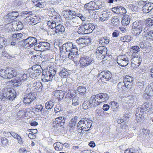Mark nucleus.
<instances>
[{
    "instance_id": "nucleus-46",
    "label": "nucleus",
    "mask_w": 153,
    "mask_h": 153,
    "mask_svg": "<svg viewBox=\"0 0 153 153\" xmlns=\"http://www.w3.org/2000/svg\"><path fill=\"white\" fill-rule=\"evenodd\" d=\"M90 101H84L83 104L82 105V107L85 110L88 109V108L92 107V106H91L90 105Z\"/></svg>"
},
{
    "instance_id": "nucleus-34",
    "label": "nucleus",
    "mask_w": 153,
    "mask_h": 153,
    "mask_svg": "<svg viewBox=\"0 0 153 153\" xmlns=\"http://www.w3.org/2000/svg\"><path fill=\"white\" fill-rule=\"evenodd\" d=\"M7 44V40L4 37L0 36V48L5 47Z\"/></svg>"
},
{
    "instance_id": "nucleus-8",
    "label": "nucleus",
    "mask_w": 153,
    "mask_h": 153,
    "mask_svg": "<svg viewBox=\"0 0 153 153\" xmlns=\"http://www.w3.org/2000/svg\"><path fill=\"white\" fill-rule=\"evenodd\" d=\"M35 50L39 51H43L49 48L50 46V43L46 42H40L38 43L37 42L33 46Z\"/></svg>"
},
{
    "instance_id": "nucleus-57",
    "label": "nucleus",
    "mask_w": 153,
    "mask_h": 153,
    "mask_svg": "<svg viewBox=\"0 0 153 153\" xmlns=\"http://www.w3.org/2000/svg\"><path fill=\"white\" fill-rule=\"evenodd\" d=\"M147 38L151 40H153V30L147 32Z\"/></svg>"
},
{
    "instance_id": "nucleus-33",
    "label": "nucleus",
    "mask_w": 153,
    "mask_h": 153,
    "mask_svg": "<svg viewBox=\"0 0 153 153\" xmlns=\"http://www.w3.org/2000/svg\"><path fill=\"white\" fill-rule=\"evenodd\" d=\"M120 23V21L116 16L112 17L111 20V25L115 27H117Z\"/></svg>"
},
{
    "instance_id": "nucleus-52",
    "label": "nucleus",
    "mask_w": 153,
    "mask_h": 153,
    "mask_svg": "<svg viewBox=\"0 0 153 153\" xmlns=\"http://www.w3.org/2000/svg\"><path fill=\"white\" fill-rule=\"evenodd\" d=\"M84 38H79L76 40V42L78 45L81 47H84L83 43H84Z\"/></svg>"
},
{
    "instance_id": "nucleus-7",
    "label": "nucleus",
    "mask_w": 153,
    "mask_h": 153,
    "mask_svg": "<svg viewBox=\"0 0 153 153\" xmlns=\"http://www.w3.org/2000/svg\"><path fill=\"white\" fill-rule=\"evenodd\" d=\"M93 61V59L91 57L83 55L79 60L80 67L84 68L92 64Z\"/></svg>"
},
{
    "instance_id": "nucleus-51",
    "label": "nucleus",
    "mask_w": 153,
    "mask_h": 153,
    "mask_svg": "<svg viewBox=\"0 0 153 153\" xmlns=\"http://www.w3.org/2000/svg\"><path fill=\"white\" fill-rule=\"evenodd\" d=\"M145 26L150 27L153 25V20L151 18L148 19L146 21V24H145Z\"/></svg>"
},
{
    "instance_id": "nucleus-14",
    "label": "nucleus",
    "mask_w": 153,
    "mask_h": 153,
    "mask_svg": "<svg viewBox=\"0 0 153 153\" xmlns=\"http://www.w3.org/2000/svg\"><path fill=\"white\" fill-rule=\"evenodd\" d=\"M68 53V58L70 59L74 62L77 61L79 58V55L78 54V48Z\"/></svg>"
},
{
    "instance_id": "nucleus-54",
    "label": "nucleus",
    "mask_w": 153,
    "mask_h": 153,
    "mask_svg": "<svg viewBox=\"0 0 153 153\" xmlns=\"http://www.w3.org/2000/svg\"><path fill=\"white\" fill-rule=\"evenodd\" d=\"M53 21V22H55L56 23V24L58 25L60 24L59 23L61 22L62 19L61 16H55Z\"/></svg>"
},
{
    "instance_id": "nucleus-1",
    "label": "nucleus",
    "mask_w": 153,
    "mask_h": 153,
    "mask_svg": "<svg viewBox=\"0 0 153 153\" xmlns=\"http://www.w3.org/2000/svg\"><path fill=\"white\" fill-rule=\"evenodd\" d=\"M93 121L90 119L84 118L78 123L77 127L79 132L81 133L84 131H88L92 126Z\"/></svg>"
},
{
    "instance_id": "nucleus-28",
    "label": "nucleus",
    "mask_w": 153,
    "mask_h": 153,
    "mask_svg": "<svg viewBox=\"0 0 153 153\" xmlns=\"http://www.w3.org/2000/svg\"><path fill=\"white\" fill-rule=\"evenodd\" d=\"M131 49L130 51L132 53L131 56H138L140 55L138 53L140 50V48L138 46H133L131 48Z\"/></svg>"
},
{
    "instance_id": "nucleus-21",
    "label": "nucleus",
    "mask_w": 153,
    "mask_h": 153,
    "mask_svg": "<svg viewBox=\"0 0 153 153\" xmlns=\"http://www.w3.org/2000/svg\"><path fill=\"white\" fill-rule=\"evenodd\" d=\"M140 46L141 49L146 53H149L151 50V44L148 42H141L140 44Z\"/></svg>"
},
{
    "instance_id": "nucleus-53",
    "label": "nucleus",
    "mask_w": 153,
    "mask_h": 153,
    "mask_svg": "<svg viewBox=\"0 0 153 153\" xmlns=\"http://www.w3.org/2000/svg\"><path fill=\"white\" fill-rule=\"evenodd\" d=\"M117 86L119 91L124 90L126 88L123 82H119Z\"/></svg>"
},
{
    "instance_id": "nucleus-15",
    "label": "nucleus",
    "mask_w": 153,
    "mask_h": 153,
    "mask_svg": "<svg viewBox=\"0 0 153 153\" xmlns=\"http://www.w3.org/2000/svg\"><path fill=\"white\" fill-rule=\"evenodd\" d=\"M26 19L29 25H33L39 23L41 20V18L39 16H36L32 17L30 16L26 17Z\"/></svg>"
},
{
    "instance_id": "nucleus-9",
    "label": "nucleus",
    "mask_w": 153,
    "mask_h": 153,
    "mask_svg": "<svg viewBox=\"0 0 153 153\" xmlns=\"http://www.w3.org/2000/svg\"><path fill=\"white\" fill-rule=\"evenodd\" d=\"M37 41L36 38L30 36L25 39L22 45L25 48H29L34 46Z\"/></svg>"
},
{
    "instance_id": "nucleus-2",
    "label": "nucleus",
    "mask_w": 153,
    "mask_h": 153,
    "mask_svg": "<svg viewBox=\"0 0 153 153\" xmlns=\"http://www.w3.org/2000/svg\"><path fill=\"white\" fill-rule=\"evenodd\" d=\"M16 92L14 89L5 88L2 92H0V101H4L6 99L13 100L16 97Z\"/></svg>"
},
{
    "instance_id": "nucleus-6",
    "label": "nucleus",
    "mask_w": 153,
    "mask_h": 153,
    "mask_svg": "<svg viewBox=\"0 0 153 153\" xmlns=\"http://www.w3.org/2000/svg\"><path fill=\"white\" fill-rule=\"evenodd\" d=\"M16 72L13 68L0 70V76L4 79H10L16 76Z\"/></svg>"
},
{
    "instance_id": "nucleus-45",
    "label": "nucleus",
    "mask_w": 153,
    "mask_h": 153,
    "mask_svg": "<svg viewBox=\"0 0 153 153\" xmlns=\"http://www.w3.org/2000/svg\"><path fill=\"white\" fill-rule=\"evenodd\" d=\"M111 104L112 108L113 109V111H116L118 109L119 105L118 102L113 101L111 102Z\"/></svg>"
},
{
    "instance_id": "nucleus-38",
    "label": "nucleus",
    "mask_w": 153,
    "mask_h": 153,
    "mask_svg": "<svg viewBox=\"0 0 153 153\" xmlns=\"http://www.w3.org/2000/svg\"><path fill=\"white\" fill-rule=\"evenodd\" d=\"M77 90L80 94H85L86 91V88L83 85L78 86Z\"/></svg>"
},
{
    "instance_id": "nucleus-40",
    "label": "nucleus",
    "mask_w": 153,
    "mask_h": 153,
    "mask_svg": "<svg viewBox=\"0 0 153 153\" xmlns=\"http://www.w3.org/2000/svg\"><path fill=\"white\" fill-rule=\"evenodd\" d=\"M120 40L123 42H128L131 40V38L129 35H126L120 38Z\"/></svg>"
},
{
    "instance_id": "nucleus-63",
    "label": "nucleus",
    "mask_w": 153,
    "mask_h": 153,
    "mask_svg": "<svg viewBox=\"0 0 153 153\" xmlns=\"http://www.w3.org/2000/svg\"><path fill=\"white\" fill-rule=\"evenodd\" d=\"M55 113H57L62 111V108L59 106V105H56L55 108Z\"/></svg>"
},
{
    "instance_id": "nucleus-47",
    "label": "nucleus",
    "mask_w": 153,
    "mask_h": 153,
    "mask_svg": "<svg viewBox=\"0 0 153 153\" xmlns=\"http://www.w3.org/2000/svg\"><path fill=\"white\" fill-rule=\"evenodd\" d=\"M53 106V102L51 101H48L45 104V107L47 109L51 110Z\"/></svg>"
},
{
    "instance_id": "nucleus-64",
    "label": "nucleus",
    "mask_w": 153,
    "mask_h": 153,
    "mask_svg": "<svg viewBox=\"0 0 153 153\" xmlns=\"http://www.w3.org/2000/svg\"><path fill=\"white\" fill-rule=\"evenodd\" d=\"M1 141L2 143L4 146L7 145L8 143L7 139L4 137L1 138Z\"/></svg>"
},
{
    "instance_id": "nucleus-5",
    "label": "nucleus",
    "mask_w": 153,
    "mask_h": 153,
    "mask_svg": "<svg viewBox=\"0 0 153 153\" xmlns=\"http://www.w3.org/2000/svg\"><path fill=\"white\" fill-rule=\"evenodd\" d=\"M145 25L143 24L141 21H136L132 24V32L134 35L138 37L141 33L143 28L144 27Z\"/></svg>"
},
{
    "instance_id": "nucleus-16",
    "label": "nucleus",
    "mask_w": 153,
    "mask_h": 153,
    "mask_svg": "<svg viewBox=\"0 0 153 153\" xmlns=\"http://www.w3.org/2000/svg\"><path fill=\"white\" fill-rule=\"evenodd\" d=\"M89 101L90 103V105L92 107L96 106L101 104L97 94L92 96L89 99Z\"/></svg>"
},
{
    "instance_id": "nucleus-36",
    "label": "nucleus",
    "mask_w": 153,
    "mask_h": 153,
    "mask_svg": "<svg viewBox=\"0 0 153 153\" xmlns=\"http://www.w3.org/2000/svg\"><path fill=\"white\" fill-rule=\"evenodd\" d=\"M55 149L57 151H61L63 147V145L59 142H57L53 144Z\"/></svg>"
},
{
    "instance_id": "nucleus-20",
    "label": "nucleus",
    "mask_w": 153,
    "mask_h": 153,
    "mask_svg": "<svg viewBox=\"0 0 153 153\" xmlns=\"http://www.w3.org/2000/svg\"><path fill=\"white\" fill-rule=\"evenodd\" d=\"M111 16V12L108 11H103L100 15L99 20L102 22L108 20Z\"/></svg>"
},
{
    "instance_id": "nucleus-27",
    "label": "nucleus",
    "mask_w": 153,
    "mask_h": 153,
    "mask_svg": "<svg viewBox=\"0 0 153 153\" xmlns=\"http://www.w3.org/2000/svg\"><path fill=\"white\" fill-rule=\"evenodd\" d=\"M97 95L101 103L107 101L109 99L108 95L105 93H100Z\"/></svg>"
},
{
    "instance_id": "nucleus-48",
    "label": "nucleus",
    "mask_w": 153,
    "mask_h": 153,
    "mask_svg": "<svg viewBox=\"0 0 153 153\" xmlns=\"http://www.w3.org/2000/svg\"><path fill=\"white\" fill-rule=\"evenodd\" d=\"M99 43L102 45H105V44H107L109 42V39L107 38H102L99 39Z\"/></svg>"
},
{
    "instance_id": "nucleus-24",
    "label": "nucleus",
    "mask_w": 153,
    "mask_h": 153,
    "mask_svg": "<svg viewBox=\"0 0 153 153\" xmlns=\"http://www.w3.org/2000/svg\"><path fill=\"white\" fill-rule=\"evenodd\" d=\"M136 97L135 96L129 95L126 98V103L128 104L129 106H132L134 104L136 100Z\"/></svg>"
},
{
    "instance_id": "nucleus-25",
    "label": "nucleus",
    "mask_w": 153,
    "mask_h": 153,
    "mask_svg": "<svg viewBox=\"0 0 153 153\" xmlns=\"http://www.w3.org/2000/svg\"><path fill=\"white\" fill-rule=\"evenodd\" d=\"M112 11L116 13H119L120 15H123L126 13V9L123 7L118 6L113 7Z\"/></svg>"
},
{
    "instance_id": "nucleus-13",
    "label": "nucleus",
    "mask_w": 153,
    "mask_h": 153,
    "mask_svg": "<svg viewBox=\"0 0 153 153\" xmlns=\"http://www.w3.org/2000/svg\"><path fill=\"white\" fill-rule=\"evenodd\" d=\"M111 73L109 71H103L100 73L98 76L102 80L104 81L109 80L112 77Z\"/></svg>"
},
{
    "instance_id": "nucleus-26",
    "label": "nucleus",
    "mask_w": 153,
    "mask_h": 153,
    "mask_svg": "<svg viewBox=\"0 0 153 153\" xmlns=\"http://www.w3.org/2000/svg\"><path fill=\"white\" fill-rule=\"evenodd\" d=\"M70 70L63 68L60 70L59 75L62 78H66L70 74Z\"/></svg>"
},
{
    "instance_id": "nucleus-35",
    "label": "nucleus",
    "mask_w": 153,
    "mask_h": 153,
    "mask_svg": "<svg viewBox=\"0 0 153 153\" xmlns=\"http://www.w3.org/2000/svg\"><path fill=\"white\" fill-rule=\"evenodd\" d=\"M72 105L74 106H76L79 105L82 100L77 97H74L72 100Z\"/></svg>"
},
{
    "instance_id": "nucleus-49",
    "label": "nucleus",
    "mask_w": 153,
    "mask_h": 153,
    "mask_svg": "<svg viewBox=\"0 0 153 153\" xmlns=\"http://www.w3.org/2000/svg\"><path fill=\"white\" fill-rule=\"evenodd\" d=\"M127 16V15H125L123 16L122 22L123 24L127 25L129 23L130 19Z\"/></svg>"
},
{
    "instance_id": "nucleus-3",
    "label": "nucleus",
    "mask_w": 153,
    "mask_h": 153,
    "mask_svg": "<svg viewBox=\"0 0 153 153\" xmlns=\"http://www.w3.org/2000/svg\"><path fill=\"white\" fill-rule=\"evenodd\" d=\"M42 71V69L40 65H33L31 68L28 69L27 72L30 77L35 79L38 78Z\"/></svg>"
},
{
    "instance_id": "nucleus-60",
    "label": "nucleus",
    "mask_w": 153,
    "mask_h": 153,
    "mask_svg": "<svg viewBox=\"0 0 153 153\" xmlns=\"http://www.w3.org/2000/svg\"><path fill=\"white\" fill-rule=\"evenodd\" d=\"M97 10L102 8L103 9V7H105V4L104 3L101 2H99L97 1Z\"/></svg>"
},
{
    "instance_id": "nucleus-11",
    "label": "nucleus",
    "mask_w": 153,
    "mask_h": 153,
    "mask_svg": "<svg viewBox=\"0 0 153 153\" xmlns=\"http://www.w3.org/2000/svg\"><path fill=\"white\" fill-rule=\"evenodd\" d=\"M77 48L76 45L74 44L72 42H68L64 44L62 48H59V50L60 51H62L63 50H65L66 52L68 53L72 51V50Z\"/></svg>"
},
{
    "instance_id": "nucleus-44",
    "label": "nucleus",
    "mask_w": 153,
    "mask_h": 153,
    "mask_svg": "<svg viewBox=\"0 0 153 153\" xmlns=\"http://www.w3.org/2000/svg\"><path fill=\"white\" fill-rule=\"evenodd\" d=\"M86 31V30H85V29H84V27L83 26H81L79 27L77 33L81 35L88 34V33L85 32Z\"/></svg>"
},
{
    "instance_id": "nucleus-29",
    "label": "nucleus",
    "mask_w": 153,
    "mask_h": 153,
    "mask_svg": "<svg viewBox=\"0 0 153 153\" xmlns=\"http://www.w3.org/2000/svg\"><path fill=\"white\" fill-rule=\"evenodd\" d=\"M65 120L66 118L64 117H59L55 119L54 122L57 124V125L62 126L64 124Z\"/></svg>"
},
{
    "instance_id": "nucleus-23",
    "label": "nucleus",
    "mask_w": 153,
    "mask_h": 153,
    "mask_svg": "<svg viewBox=\"0 0 153 153\" xmlns=\"http://www.w3.org/2000/svg\"><path fill=\"white\" fill-rule=\"evenodd\" d=\"M153 9V3L147 2L145 3L142 7V11L145 13L150 12Z\"/></svg>"
},
{
    "instance_id": "nucleus-61",
    "label": "nucleus",
    "mask_w": 153,
    "mask_h": 153,
    "mask_svg": "<svg viewBox=\"0 0 153 153\" xmlns=\"http://www.w3.org/2000/svg\"><path fill=\"white\" fill-rule=\"evenodd\" d=\"M8 43L10 44L9 45V47L10 48H16L17 46H16V43L15 42L12 41L11 42H9Z\"/></svg>"
},
{
    "instance_id": "nucleus-4",
    "label": "nucleus",
    "mask_w": 153,
    "mask_h": 153,
    "mask_svg": "<svg viewBox=\"0 0 153 153\" xmlns=\"http://www.w3.org/2000/svg\"><path fill=\"white\" fill-rule=\"evenodd\" d=\"M55 68L49 67V69L46 71H42V79L45 82L51 80L56 72Z\"/></svg>"
},
{
    "instance_id": "nucleus-37",
    "label": "nucleus",
    "mask_w": 153,
    "mask_h": 153,
    "mask_svg": "<svg viewBox=\"0 0 153 153\" xmlns=\"http://www.w3.org/2000/svg\"><path fill=\"white\" fill-rule=\"evenodd\" d=\"M76 119L75 118H72L69 121V126L71 128V130H74V129L75 128V126L76 123ZM71 131V129H70Z\"/></svg>"
},
{
    "instance_id": "nucleus-22",
    "label": "nucleus",
    "mask_w": 153,
    "mask_h": 153,
    "mask_svg": "<svg viewBox=\"0 0 153 153\" xmlns=\"http://www.w3.org/2000/svg\"><path fill=\"white\" fill-rule=\"evenodd\" d=\"M84 7L89 11L95 10H97V4L96 2L91 1L84 5Z\"/></svg>"
},
{
    "instance_id": "nucleus-18",
    "label": "nucleus",
    "mask_w": 153,
    "mask_h": 153,
    "mask_svg": "<svg viewBox=\"0 0 153 153\" xmlns=\"http://www.w3.org/2000/svg\"><path fill=\"white\" fill-rule=\"evenodd\" d=\"M28 77V75L25 73L22 74V76L20 77L19 80L16 79H13L11 80V82L13 84L16 86H18L20 85L21 84V81L27 80Z\"/></svg>"
},
{
    "instance_id": "nucleus-32",
    "label": "nucleus",
    "mask_w": 153,
    "mask_h": 153,
    "mask_svg": "<svg viewBox=\"0 0 153 153\" xmlns=\"http://www.w3.org/2000/svg\"><path fill=\"white\" fill-rule=\"evenodd\" d=\"M71 25L73 27H77L79 25L80 23L79 21V19L78 17H73L71 19Z\"/></svg>"
},
{
    "instance_id": "nucleus-17",
    "label": "nucleus",
    "mask_w": 153,
    "mask_h": 153,
    "mask_svg": "<svg viewBox=\"0 0 153 153\" xmlns=\"http://www.w3.org/2000/svg\"><path fill=\"white\" fill-rule=\"evenodd\" d=\"M36 97V94L30 92L24 96V102L25 103L29 104L35 99Z\"/></svg>"
},
{
    "instance_id": "nucleus-10",
    "label": "nucleus",
    "mask_w": 153,
    "mask_h": 153,
    "mask_svg": "<svg viewBox=\"0 0 153 153\" xmlns=\"http://www.w3.org/2000/svg\"><path fill=\"white\" fill-rule=\"evenodd\" d=\"M129 59L125 55H120L117 57V62L118 64L122 66L125 67L129 63Z\"/></svg>"
},
{
    "instance_id": "nucleus-42",
    "label": "nucleus",
    "mask_w": 153,
    "mask_h": 153,
    "mask_svg": "<svg viewBox=\"0 0 153 153\" xmlns=\"http://www.w3.org/2000/svg\"><path fill=\"white\" fill-rule=\"evenodd\" d=\"M55 22H53V20L48 21L47 23V25L50 28L52 29H53L56 28L57 24Z\"/></svg>"
},
{
    "instance_id": "nucleus-30",
    "label": "nucleus",
    "mask_w": 153,
    "mask_h": 153,
    "mask_svg": "<svg viewBox=\"0 0 153 153\" xmlns=\"http://www.w3.org/2000/svg\"><path fill=\"white\" fill-rule=\"evenodd\" d=\"M146 94L149 96H153V83L149 85L146 89Z\"/></svg>"
},
{
    "instance_id": "nucleus-50",
    "label": "nucleus",
    "mask_w": 153,
    "mask_h": 153,
    "mask_svg": "<svg viewBox=\"0 0 153 153\" xmlns=\"http://www.w3.org/2000/svg\"><path fill=\"white\" fill-rule=\"evenodd\" d=\"M43 107L41 105H36L35 106V111L37 112H42L43 111Z\"/></svg>"
},
{
    "instance_id": "nucleus-62",
    "label": "nucleus",
    "mask_w": 153,
    "mask_h": 153,
    "mask_svg": "<svg viewBox=\"0 0 153 153\" xmlns=\"http://www.w3.org/2000/svg\"><path fill=\"white\" fill-rule=\"evenodd\" d=\"M64 94L65 93L64 92L62 91H60L59 94L57 98L59 100H61L63 98Z\"/></svg>"
},
{
    "instance_id": "nucleus-55",
    "label": "nucleus",
    "mask_w": 153,
    "mask_h": 153,
    "mask_svg": "<svg viewBox=\"0 0 153 153\" xmlns=\"http://www.w3.org/2000/svg\"><path fill=\"white\" fill-rule=\"evenodd\" d=\"M84 42V43H83L84 47L89 45L91 42V38L88 37H85Z\"/></svg>"
},
{
    "instance_id": "nucleus-12",
    "label": "nucleus",
    "mask_w": 153,
    "mask_h": 153,
    "mask_svg": "<svg viewBox=\"0 0 153 153\" xmlns=\"http://www.w3.org/2000/svg\"><path fill=\"white\" fill-rule=\"evenodd\" d=\"M65 28L64 26L61 24L57 25L55 30L51 32L50 35H57L62 36L65 33Z\"/></svg>"
},
{
    "instance_id": "nucleus-43",
    "label": "nucleus",
    "mask_w": 153,
    "mask_h": 153,
    "mask_svg": "<svg viewBox=\"0 0 153 153\" xmlns=\"http://www.w3.org/2000/svg\"><path fill=\"white\" fill-rule=\"evenodd\" d=\"M88 24L89 29L88 30V31H87V30H86L85 32L88 33V34L92 32L93 30L96 28V25L93 23H88Z\"/></svg>"
},
{
    "instance_id": "nucleus-19",
    "label": "nucleus",
    "mask_w": 153,
    "mask_h": 153,
    "mask_svg": "<svg viewBox=\"0 0 153 153\" xmlns=\"http://www.w3.org/2000/svg\"><path fill=\"white\" fill-rule=\"evenodd\" d=\"M131 57V66L133 68H137L139 67L142 60L140 58V55L138 56Z\"/></svg>"
},
{
    "instance_id": "nucleus-59",
    "label": "nucleus",
    "mask_w": 153,
    "mask_h": 153,
    "mask_svg": "<svg viewBox=\"0 0 153 153\" xmlns=\"http://www.w3.org/2000/svg\"><path fill=\"white\" fill-rule=\"evenodd\" d=\"M125 80V81H123L124 84L126 88H131L132 84H133V81H127Z\"/></svg>"
},
{
    "instance_id": "nucleus-41",
    "label": "nucleus",
    "mask_w": 153,
    "mask_h": 153,
    "mask_svg": "<svg viewBox=\"0 0 153 153\" xmlns=\"http://www.w3.org/2000/svg\"><path fill=\"white\" fill-rule=\"evenodd\" d=\"M9 17L12 19H16L19 16V13L17 11H13L8 14Z\"/></svg>"
},
{
    "instance_id": "nucleus-58",
    "label": "nucleus",
    "mask_w": 153,
    "mask_h": 153,
    "mask_svg": "<svg viewBox=\"0 0 153 153\" xmlns=\"http://www.w3.org/2000/svg\"><path fill=\"white\" fill-rule=\"evenodd\" d=\"M22 34L21 33H16L13 34L12 37V39H17L22 37Z\"/></svg>"
},
{
    "instance_id": "nucleus-56",
    "label": "nucleus",
    "mask_w": 153,
    "mask_h": 153,
    "mask_svg": "<svg viewBox=\"0 0 153 153\" xmlns=\"http://www.w3.org/2000/svg\"><path fill=\"white\" fill-rule=\"evenodd\" d=\"M33 3L36 6L39 8H42L44 6V3L42 2H40L36 1H32Z\"/></svg>"
},
{
    "instance_id": "nucleus-39",
    "label": "nucleus",
    "mask_w": 153,
    "mask_h": 153,
    "mask_svg": "<svg viewBox=\"0 0 153 153\" xmlns=\"http://www.w3.org/2000/svg\"><path fill=\"white\" fill-rule=\"evenodd\" d=\"M33 86L35 87L34 89L36 90L42 89V85L41 82H34L33 84Z\"/></svg>"
},
{
    "instance_id": "nucleus-31",
    "label": "nucleus",
    "mask_w": 153,
    "mask_h": 153,
    "mask_svg": "<svg viewBox=\"0 0 153 153\" xmlns=\"http://www.w3.org/2000/svg\"><path fill=\"white\" fill-rule=\"evenodd\" d=\"M107 52V49L104 46H101L97 48L96 53L101 54L104 56L106 54Z\"/></svg>"
}]
</instances>
